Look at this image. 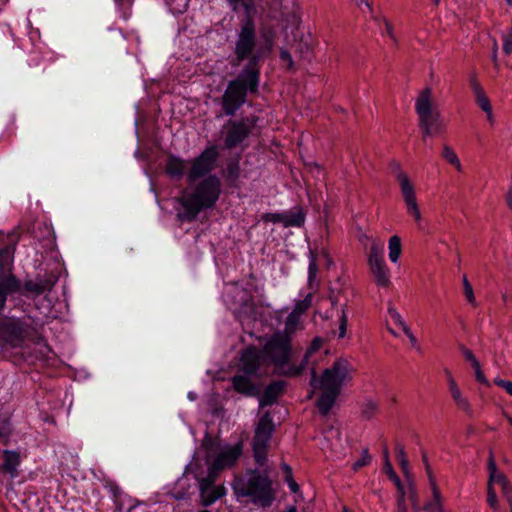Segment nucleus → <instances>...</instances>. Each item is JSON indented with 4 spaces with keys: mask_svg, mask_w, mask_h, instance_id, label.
<instances>
[{
    "mask_svg": "<svg viewBox=\"0 0 512 512\" xmlns=\"http://www.w3.org/2000/svg\"><path fill=\"white\" fill-rule=\"evenodd\" d=\"M353 369L348 360L337 359L331 367L325 369L320 378L317 377L315 368L311 370L310 386L313 388L309 398L314 394L315 389L321 390L317 400V407L324 416L328 415L341 393L343 384L349 381Z\"/></svg>",
    "mask_w": 512,
    "mask_h": 512,
    "instance_id": "f257e3e1",
    "label": "nucleus"
},
{
    "mask_svg": "<svg viewBox=\"0 0 512 512\" xmlns=\"http://www.w3.org/2000/svg\"><path fill=\"white\" fill-rule=\"evenodd\" d=\"M260 67H256L255 60L247 63L237 78L229 81L221 99L222 112L225 116H234L245 104L247 93L258 91Z\"/></svg>",
    "mask_w": 512,
    "mask_h": 512,
    "instance_id": "f03ea898",
    "label": "nucleus"
},
{
    "mask_svg": "<svg viewBox=\"0 0 512 512\" xmlns=\"http://www.w3.org/2000/svg\"><path fill=\"white\" fill-rule=\"evenodd\" d=\"M233 491L237 498H247L256 506L266 508L276 498L273 482L265 472L249 470L234 480Z\"/></svg>",
    "mask_w": 512,
    "mask_h": 512,
    "instance_id": "7ed1b4c3",
    "label": "nucleus"
},
{
    "mask_svg": "<svg viewBox=\"0 0 512 512\" xmlns=\"http://www.w3.org/2000/svg\"><path fill=\"white\" fill-rule=\"evenodd\" d=\"M293 346L290 339L282 334L273 333L262 349L263 361L272 365L277 374L285 377H297L301 368H294L291 359Z\"/></svg>",
    "mask_w": 512,
    "mask_h": 512,
    "instance_id": "20e7f679",
    "label": "nucleus"
},
{
    "mask_svg": "<svg viewBox=\"0 0 512 512\" xmlns=\"http://www.w3.org/2000/svg\"><path fill=\"white\" fill-rule=\"evenodd\" d=\"M415 111L418 115L423 139L441 136L446 132V123L442 118L430 87H426L419 92L415 100Z\"/></svg>",
    "mask_w": 512,
    "mask_h": 512,
    "instance_id": "39448f33",
    "label": "nucleus"
},
{
    "mask_svg": "<svg viewBox=\"0 0 512 512\" xmlns=\"http://www.w3.org/2000/svg\"><path fill=\"white\" fill-rule=\"evenodd\" d=\"M256 45L255 25L252 19L247 18L242 22L237 34L234 47V59L231 61V65L238 66L245 60H248V63L255 60L256 67H260V55L255 53Z\"/></svg>",
    "mask_w": 512,
    "mask_h": 512,
    "instance_id": "423d86ee",
    "label": "nucleus"
},
{
    "mask_svg": "<svg viewBox=\"0 0 512 512\" xmlns=\"http://www.w3.org/2000/svg\"><path fill=\"white\" fill-rule=\"evenodd\" d=\"M219 194H182L176 197L177 216L181 221L194 220L202 209L212 207Z\"/></svg>",
    "mask_w": 512,
    "mask_h": 512,
    "instance_id": "0eeeda50",
    "label": "nucleus"
},
{
    "mask_svg": "<svg viewBox=\"0 0 512 512\" xmlns=\"http://www.w3.org/2000/svg\"><path fill=\"white\" fill-rule=\"evenodd\" d=\"M275 425L269 412H266L258 421L252 440L253 456L258 466L265 465L269 441L274 432Z\"/></svg>",
    "mask_w": 512,
    "mask_h": 512,
    "instance_id": "6e6552de",
    "label": "nucleus"
},
{
    "mask_svg": "<svg viewBox=\"0 0 512 512\" xmlns=\"http://www.w3.org/2000/svg\"><path fill=\"white\" fill-rule=\"evenodd\" d=\"M256 123V118L247 117L240 120H229L223 127L224 145L232 149L241 144L251 133Z\"/></svg>",
    "mask_w": 512,
    "mask_h": 512,
    "instance_id": "1a4fd4ad",
    "label": "nucleus"
},
{
    "mask_svg": "<svg viewBox=\"0 0 512 512\" xmlns=\"http://www.w3.org/2000/svg\"><path fill=\"white\" fill-rule=\"evenodd\" d=\"M368 264L376 285L388 287L390 285V272L383 257V243L378 241L372 242L368 256Z\"/></svg>",
    "mask_w": 512,
    "mask_h": 512,
    "instance_id": "9d476101",
    "label": "nucleus"
},
{
    "mask_svg": "<svg viewBox=\"0 0 512 512\" xmlns=\"http://www.w3.org/2000/svg\"><path fill=\"white\" fill-rule=\"evenodd\" d=\"M217 158L218 152L216 147L212 146L205 149L200 156L193 161L191 169L188 172V179L193 182L208 174L214 168Z\"/></svg>",
    "mask_w": 512,
    "mask_h": 512,
    "instance_id": "9b49d317",
    "label": "nucleus"
},
{
    "mask_svg": "<svg viewBox=\"0 0 512 512\" xmlns=\"http://www.w3.org/2000/svg\"><path fill=\"white\" fill-rule=\"evenodd\" d=\"M27 328L20 320H9L0 325V336L13 347L20 346L27 336Z\"/></svg>",
    "mask_w": 512,
    "mask_h": 512,
    "instance_id": "f8f14e48",
    "label": "nucleus"
},
{
    "mask_svg": "<svg viewBox=\"0 0 512 512\" xmlns=\"http://www.w3.org/2000/svg\"><path fill=\"white\" fill-rule=\"evenodd\" d=\"M262 351L260 352L256 347L250 346L246 348L241 355V366L239 371L247 375H255L260 368V360Z\"/></svg>",
    "mask_w": 512,
    "mask_h": 512,
    "instance_id": "ddd939ff",
    "label": "nucleus"
},
{
    "mask_svg": "<svg viewBox=\"0 0 512 512\" xmlns=\"http://www.w3.org/2000/svg\"><path fill=\"white\" fill-rule=\"evenodd\" d=\"M54 282L46 277L38 276L34 280H26L24 286H21L20 293L25 297L35 298L46 291H50Z\"/></svg>",
    "mask_w": 512,
    "mask_h": 512,
    "instance_id": "4468645a",
    "label": "nucleus"
},
{
    "mask_svg": "<svg viewBox=\"0 0 512 512\" xmlns=\"http://www.w3.org/2000/svg\"><path fill=\"white\" fill-rule=\"evenodd\" d=\"M295 54L301 59L311 60L314 49V38L310 33H300L294 35V43L292 45Z\"/></svg>",
    "mask_w": 512,
    "mask_h": 512,
    "instance_id": "2eb2a0df",
    "label": "nucleus"
},
{
    "mask_svg": "<svg viewBox=\"0 0 512 512\" xmlns=\"http://www.w3.org/2000/svg\"><path fill=\"white\" fill-rule=\"evenodd\" d=\"M242 453V445L236 444L233 447L221 452L215 459V469H225L232 467L239 459Z\"/></svg>",
    "mask_w": 512,
    "mask_h": 512,
    "instance_id": "dca6fc26",
    "label": "nucleus"
},
{
    "mask_svg": "<svg viewBox=\"0 0 512 512\" xmlns=\"http://www.w3.org/2000/svg\"><path fill=\"white\" fill-rule=\"evenodd\" d=\"M445 373H446V376L448 379L449 391H450L451 397L454 400L455 404L457 405V407L459 409H461L465 413L471 415L472 408H471L469 401L467 400V398H465L462 395V392H461L460 388L458 387L456 381L454 380L451 372L446 370Z\"/></svg>",
    "mask_w": 512,
    "mask_h": 512,
    "instance_id": "f3484780",
    "label": "nucleus"
},
{
    "mask_svg": "<svg viewBox=\"0 0 512 512\" xmlns=\"http://www.w3.org/2000/svg\"><path fill=\"white\" fill-rule=\"evenodd\" d=\"M247 374H236L232 377L231 382L234 390L246 396H256L259 391L256 385Z\"/></svg>",
    "mask_w": 512,
    "mask_h": 512,
    "instance_id": "a211bd4d",
    "label": "nucleus"
},
{
    "mask_svg": "<svg viewBox=\"0 0 512 512\" xmlns=\"http://www.w3.org/2000/svg\"><path fill=\"white\" fill-rule=\"evenodd\" d=\"M286 382L278 380L270 383L260 398V406H269L276 402L277 398L284 392Z\"/></svg>",
    "mask_w": 512,
    "mask_h": 512,
    "instance_id": "6ab92c4d",
    "label": "nucleus"
},
{
    "mask_svg": "<svg viewBox=\"0 0 512 512\" xmlns=\"http://www.w3.org/2000/svg\"><path fill=\"white\" fill-rule=\"evenodd\" d=\"M20 454L16 451L4 450L3 451V464L0 470L8 473L11 478H16L19 475L17 467L20 464Z\"/></svg>",
    "mask_w": 512,
    "mask_h": 512,
    "instance_id": "aec40b11",
    "label": "nucleus"
},
{
    "mask_svg": "<svg viewBox=\"0 0 512 512\" xmlns=\"http://www.w3.org/2000/svg\"><path fill=\"white\" fill-rule=\"evenodd\" d=\"M0 291L5 293L6 297L8 294L20 293L21 282L11 271L2 272L0 275Z\"/></svg>",
    "mask_w": 512,
    "mask_h": 512,
    "instance_id": "412c9836",
    "label": "nucleus"
},
{
    "mask_svg": "<svg viewBox=\"0 0 512 512\" xmlns=\"http://www.w3.org/2000/svg\"><path fill=\"white\" fill-rule=\"evenodd\" d=\"M300 315L301 310L294 309L287 317L283 331H276V334H282L285 338L292 341L295 332L300 328Z\"/></svg>",
    "mask_w": 512,
    "mask_h": 512,
    "instance_id": "4be33fe9",
    "label": "nucleus"
},
{
    "mask_svg": "<svg viewBox=\"0 0 512 512\" xmlns=\"http://www.w3.org/2000/svg\"><path fill=\"white\" fill-rule=\"evenodd\" d=\"M488 470H489V479H488L489 485L493 486L494 483H497L503 489L505 486H508L509 484H511L510 481L508 480V478L506 477V475L503 474L502 472L498 471L494 457L492 454H490V457H489Z\"/></svg>",
    "mask_w": 512,
    "mask_h": 512,
    "instance_id": "5701e85b",
    "label": "nucleus"
},
{
    "mask_svg": "<svg viewBox=\"0 0 512 512\" xmlns=\"http://www.w3.org/2000/svg\"><path fill=\"white\" fill-rule=\"evenodd\" d=\"M284 227H301L305 222V212L301 206H295L284 212Z\"/></svg>",
    "mask_w": 512,
    "mask_h": 512,
    "instance_id": "b1692460",
    "label": "nucleus"
},
{
    "mask_svg": "<svg viewBox=\"0 0 512 512\" xmlns=\"http://www.w3.org/2000/svg\"><path fill=\"white\" fill-rule=\"evenodd\" d=\"M186 170V162L179 157L169 156L166 161V172L173 178H180Z\"/></svg>",
    "mask_w": 512,
    "mask_h": 512,
    "instance_id": "393cba45",
    "label": "nucleus"
},
{
    "mask_svg": "<svg viewBox=\"0 0 512 512\" xmlns=\"http://www.w3.org/2000/svg\"><path fill=\"white\" fill-rule=\"evenodd\" d=\"M225 494L223 486H213L207 489L205 493H200L201 502L203 506H209Z\"/></svg>",
    "mask_w": 512,
    "mask_h": 512,
    "instance_id": "a878e982",
    "label": "nucleus"
},
{
    "mask_svg": "<svg viewBox=\"0 0 512 512\" xmlns=\"http://www.w3.org/2000/svg\"><path fill=\"white\" fill-rule=\"evenodd\" d=\"M395 451L397 454V460L399 462V465L402 469V472L407 480H410L412 478L409 461L406 455V452L404 450V446L401 443H396L395 445Z\"/></svg>",
    "mask_w": 512,
    "mask_h": 512,
    "instance_id": "bb28decb",
    "label": "nucleus"
},
{
    "mask_svg": "<svg viewBox=\"0 0 512 512\" xmlns=\"http://www.w3.org/2000/svg\"><path fill=\"white\" fill-rule=\"evenodd\" d=\"M404 202L407 212L415 219L416 222H420L421 212L416 194H404Z\"/></svg>",
    "mask_w": 512,
    "mask_h": 512,
    "instance_id": "cd10ccee",
    "label": "nucleus"
},
{
    "mask_svg": "<svg viewBox=\"0 0 512 512\" xmlns=\"http://www.w3.org/2000/svg\"><path fill=\"white\" fill-rule=\"evenodd\" d=\"M442 157L445 161H447L449 164L454 166L457 171H462V165L461 162L456 154V152L448 145L443 146L442 150Z\"/></svg>",
    "mask_w": 512,
    "mask_h": 512,
    "instance_id": "c85d7f7f",
    "label": "nucleus"
},
{
    "mask_svg": "<svg viewBox=\"0 0 512 512\" xmlns=\"http://www.w3.org/2000/svg\"><path fill=\"white\" fill-rule=\"evenodd\" d=\"M401 239L397 235H394L389 240V259L395 263L398 261L401 255Z\"/></svg>",
    "mask_w": 512,
    "mask_h": 512,
    "instance_id": "c756f323",
    "label": "nucleus"
},
{
    "mask_svg": "<svg viewBox=\"0 0 512 512\" xmlns=\"http://www.w3.org/2000/svg\"><path fill=\"white\" fill-rule=\"evenodd\" d=\"M13 251L9 247L0 250V267L3 272H10L12 269Z\"/></svg>",
    "mask_w": 512,
    "mask_h": 512,
    "instance_id": "7c9ffc66",
    "label": "nucleus"
},
{
    "mask_svg": "<svg viewBox=\"0 0 512 512\" xmlns=\"http://www.w3.org/2000/svg\"><path fill=\"white\" fill-rule=\"evenodd\" d=\"M378 411H379L378 403L371 399H368L363 403L361 413L365 419L370 420L378 413Z\"/></svg>",
    "mask_w": 512,
    "mask_h": 512,
    "instance_id": "2f4dec72",
    "label": "nucleus"
},
{
    "mask_svg": "<svg viewBox=\"0 0 512 512\" xmlns=\"http://www.w3.org/2000/svg\"><path fill=\"white\" fill-rule=\"evenodd\" d=\"M432 498L433 499L430 502L424 505L423 510L427 512H443L441 504V493L439 489L437 497L432 493Z\"/></svg>",
    "mask_w": 512,
    "mask_h": 512,
    "instance_id": "473e14b6",
    "label": "nucleus"
},
{
    "mask_svg": "<svg viewBox=\"0 0 512 512\" xmlns=\"http://www.w3.org/2000/svg\"><path fill=\"white\" fill-rule=\"evenodd\" d=\"M407 481H408V498L412 504L413 511L420 512V507L418 504V495H417V491H416L415 485L413 483V480H412V478H410V480H407Z\"/></svg>",
    "mask_w": 512,
    "mask_h": 512,
    "instance_id": "72a5a7b5",
    "label": "nucleus"
},
{
    "mask_svg": "<svg viewBox=\"0 0 512 512\" xmlns=\"http://www.w3.org/2000/svg\"><path fill=\"white\" fill-rule=\"evenodd\" d=\"M397 169V180L399 181L400 188L402 192H412L413 187L405 173H403L399 167H396Z\"/></svg>",
    "mask_w": 512,
    "mask_h": 512,
    "instance_id": "f704fd0d",
    "label": "nucleus"
},
{
    "mask_svg": "<svg viewBox=\"0 0 512 512\" xmlns=\"http://www.w3.org/2000/svg\"><path fill=\"white\" fill-rule=\"evenodd\" d=\"M240 174L239 162L237 160L229 162L226 168V176L230 181H235Z\"/></svg>",
    "mask_w": 512,
    "mask_h": 512,
    "instance_id": "c9c22d12",
    "label": "nucleus"
},
{
    "mask_svg": "<svg viewBox=\"0 0 512 512\" xmlns=\"http://www.w3.org/2000/svg\"><path fill=\"white\" fill-rule=\"evenodd\" d=\"M283 469L285 471V478L286 481L293 493H297L299 491V485L296 483V481L293 479L292 475V469L289 465L284 464Z\"/></svg>",
    "mask_w": 512,
    "mask_h": 512,
    "instance_id": "e433bc0d",
    "label": "nucleus"
},
{
    "mask_svg": "<svg viewBox=\"0 0 512 512\" xmlns=\"http://www.w3.org/2000/svg\"><path fill=\"white\" fill-rule=\"evenodd\" d=\"M372 460L371 455L368 452V449L365 448L362 451L360 459H358L352 466L354 471H357L358 469L368 465Z\"/></svg>",
    "mask_w": 512,
    "mask_h": 512,
    "instance_id": "4c0bfd02",
    "label": "nucleus"
},
{
    "mask_svg": "<svg viewBox=\"0 0 512 512\" xmlns=\"http://www.w3.org/2000/svg\"><path fill=\"white\" fill-rule=\"evenodd\" d=\"M261 219L265 223H269V222L282 223L284 225V222H285L284 212L283 213H264L261 216Z\"/></svg>",
    "mask_w": 512,
    "mask_h": 512,
    "instance_id": "58836bf2",
    "label": "nucleus"
},
{
    "mask_svg": "<svg viewBox=\"0 0 512 512\" xmlns=\"http://www.w3.org/2000/svg\"><path fill=\"white\" fill-rule=\"evenodd\" d=\"M317 273H318V265H317L316 256L313 253H311L309 267H308V280H309L310 285H312L313 281L316 279Z\"/></svg>",
    "mask_w": 512,
    "mask_h": 512,
    "instance_id": "ea45409f",
    "label": "nucleus"
},
{
    "mask_svg": "<svg viewBox=\"0 0 512 512\" xmlns=\"http://www.w3.org/2000/svg\"><path fill=\"white\" fill-rule=\"evenodd\" d=\"M487 503L495 511L499 507L498 498H497L496 492L494 490V487L489 485L488 483H487Z\"/></svg>",
    "mask_w": 512,
    "mask_h": 512,
    "instance_id": "a19ab883",
    "label": "nucleus"
},
{
    "mask_svg": "<svg viewBox=\"0 0 512 512\" xmlns=\"http://www.w3.org/2000/svg\"><path fill=\"white\" fill-rule=\"evenodd\" d=\"M345 307H346V305L342 308V314L339 318V334H338L339 339L344 338L346 336V331H347L348 318H347V313H346Z\"/></svg>",
    "mask_w": 512,
    "mask_h": 512,
    "instance_id": "79ce46f5",
    "label": "nucleus"
},
{
    "mask_svg": "<svg viewBox=\"0 0 512 512\" xmlns=\"http://www.w3.org/2000/svg\"><path fill=\"white\" fill-rule=\"evenodd\" d=\"M472 367H473V369H474V371H475V378H476V380H477L479 383H481V384H483V385H485V386L489 387V386H490V382L488 381V379H487V378H486V376L484 375V373H483V371H482V369H481L480 362H479V361H477L476 363H474V364L472 365Z\"/></svg>",
    "mask_w": 512,
    "mask_h": 512,
    "instance_id": "37998d69",
    "label": "nucleus"
},
{
    "mask_svg": "<svg viewBox=\"0 0 512 512\" xmlns=\"http://www.w3.org/2000/svg\"><path fill=\"white\" fill-rule=\"evenodd\" d=\"M280 60H281L282 64L288 70L293 69L294 62H293V59H292V56H291L290 52L287 49H285V48H281L280 49Z\"/></svg>",
    "mask_w": 512,
    "mask_h": 512,
    "instance_id": "c03bdc74",
    "label": "nucleus"
},
{
    "mask_svg": "<svg viewBox=\"0 0 512 512\" xmlns=\"http://www.w3.org/2000/svg\"><path fill=\"white\" fill-rule=\"evenodd\" d=\"M503 40V52L506 55L512 53V27L509 32L502 37Z\"/></svg>",
    "mask_w": 512,
    "mask_h": 512,
    "instance_id": "a18cd8bd",
    "label": "nucleus"
},
{
    "mask_svg": "<svg viewBox=\"0 0 512 512\" xmlns=\"http://www.w3.org/2000/svg\"><path fill=\"white\" fill-rule=\"evenodd\" d=\"M385 470H386V473L389 477V479L391 481H393V483L396 485V486H400V478L398 477V475L396 474V472L394 471L393 467H392V464L390 462V460H387V462L385 463Z\"/></svg>",
    "mask_w": 512,
    "mask_h": 512,
    "instance_id": "49530a36",
    "label": "nucleus"
},
{
    "mask_svg": "<svg viewBox=\"0 0 512 512\" xmlns=\"http://www.w3.org/2000/svg\"><path fill=\"white\" fill-rule=\"evenodd\" d=\"M477 104L484 112H489L492 109L491 103L485 93L475 97Z\"/></svg>",
    "mask_w": 512,
    "mask_h": 512,
    "instance_id": "de8ad7c7",
    "label": "nucleus"
},
{
    "mask_svg": "<svg viewBox=\"0 0 512 512\" xmlns=\"http://www.w3.org/2000/svg\"><path fill=\"white\" fill-rule=\"evenodd\" d=\"M425 469H426V473H427V476H428V479H429V483H430V486H431L432 493L437 497L438 489L439 488L437 486V483H436L435 477L433 475L431 466L427 465V467H425Z\"/></svg>",
    "mask_w": 512,
    "mask_h": 512,
    "instance_id": "09e8293b",
    "label": "nucleus"
},
{
    "mask_svg": "<svg viewBox=\"0 0 512 512\" xmlns=\"http://www.w3.org/2000/svg\"><path fill=\"white\" fill-rule=\"evenodd\" d=\"M388 313L390 315V317L392 318V320L397 324L399 325L402 330H404V327H408L405 322L403 321L401 315L396 311V309L394 308H389L388 309Z\"/></svg>",
    "mask_w": 512,
    "mask_h": 512,
    "instance_id": "8fccbe9b",
    "label": "nucleus"
},
{
    "mask_svg": "<svg viewBox=\"0 0 512 512\" xmlns=\"http://www.w3.org/2000/svg\"><path fill=\"white\" fill-rule=\"evenodd\" d=\"M494 383L503 388L509 395L512 396V381L502 380L500 378H495Z\"/></svg>",
    "mask_w": 512,
    "mask_h": 512,
    "instance_id": "3c124183",
    "label": "nucleus"
},
{
    "mask_svg": "<svg viewBox=\"0 0 512 512\" xmlns=\"http://www.w3.org/2000/svg\"><path fill=\"white\" fill-rule=\"evenodd\" d=\"M460 350H461L465 360L470 362L471 366L478 361L477 358L475 357V355L473 354V352L470 349H468L465 346L461 345L460 346Z\"/></svg>",
    "mask_w": 512,
    "mask_h": 512,
    "instance_id": "603ef678",
    "label": "nucleus"
},
{
    "mask_svg": "<svg viewBox=\"0 0 512 512\" xmlns=\"http://www.w3.org/2000/svg\"><path fill=\"white\" fill-rule=\"evenodd\" d=\"M214 483L215 482L212 481L211 479H209L207 476L204 477V478H201L199 480V490H200V493H205V491L207 489H210V487L215 486Z\"/></svg>",
    "mask_w": 512,
    "mask_h": 512,
    "instance_id": "864d4df0",
    "label": "nucleus"
},
{
    "mask_svg": "<svg viewBox=\"0 0 512 512\" xmlns=\"http://www.w3.org/2000/svg\"><path fill=\"white\" fill-rule=\"evenodd\" d=\"M205 184L209 186L210 191L209 192H217L219 190V180L215 176H210L206 179Z\"/></svg>",
    "mask_w": 512,
    "mask_h": 512,
    "instance_id": "5fc2aeb1",
    "label": "nucleus"
},
{
    "mask_svg": "<svg viewBox=\"0 0 512 512\" xmlns=\"http://www.w3.org/2000/svg\"><path fill=\"white\" fill-rule=\"evenodd\" d=\"M322 343H323V341L321 338H319V337L314 338L313 341L311 342L310 346L306 350L308 352V355H312L316 351H318L320 349V347L322 346Z\"/></svg>",
    "mask_w": 512,
    "mask_h": 512,
    "instance_id": "6e6d98bb",
    "label": "nucleus"
},
{
    "mask_svg": "<svg viewBox=\"0 0 512 512\" xmlns=\"http://www.w3.org/2000/svg\"><path fill=\"white\" fill-rule=\"evenodd\" d=\"M464 294H465L467 301L475 306L476 300H475L472 285L470 283H467L466 287H464Z\"/></svg>",
    "mask_w": 512,
    "mask_h": 512,
    "instance_id": "4d7b16f0",
    "label": "nucleus"
},
{
    "mask_svg": "<svg viewBox=\"0 0 512 512\" xmlns=\"http://www.w3.org/2000/svg\"><path fill=\"white\" fill-rule=\"evenodd\" d=\"M470 84H471L472 91L475 94V97L485 93L482 86L480 85V83L477 81V79L475 77L471 78Z\"/></svg>",
    "mask_w": 512,
    "mask_h": 512,
    "instance_id": "13d9d810",
    "label": "nucleus"
},
{
    "mask_svg": "<svg viewBox=\"0 0 512 512\" xmlns=\"http://www.w3.org/2000/svg\"><path fill=\"white\" fill-rule=\"evenodd\" d=\"M491 58H492L494 66L496 68H498L499 67V63H498V42H497V40L495 38L493 39Z\"/></svg>",
    "mask_w": 512,
    "mask_h": 512,
    "instance_id": "bf43d9fd",
    "label": "nucleus"
},
{
    "mask_svg": "<svg viewBox=\"0 0 512 512\" xmlns=\"http://www.w3.org/2000/svg\"><path fill=\"white\" fill-rule=\"evenodd\" d=\"M222 470L223 469H215V463L213 462L211 464V466L208 468L207 477L215 482L218 477L219 472Z\"/></svg>",
    "mask_w": 512,
    "mask_h": 512,
    "instance_id": "052dcab7",
    "label": "nucleus"
},
{
    "mask_svg": "<svg viewBox=\"0 0 512 512\" xmlns=\"http://www.w3.org/2000/svg\"><path fill=\"white\" fill-rule=\"evenodd\" d=\"M403 332L407 335L413 347H418V341L409 327H404Z\"/></svg>",
    "mask_w": 512,
    "mask_h": 512,
    "instance_id": "680f3d73",
    "label": "nucleus"
},
{
    "mask_svg": "<svg viewBox=\"0 0 512 512\" xmlns=\"http://www.w3.org/2000/svg\"><path fill=\"white\" fill-rule=\"evenodd\" d=\"M502 495L508 503L512 502V485L509 484L502 489Z\"/></svg>",
    "mask_w": 512,
    "mask_h": 512,
    "instance_id": "e2e57ef3",
    "label": "nucleus"
},
{
    "mask_svg": "<svg viewBox=\"0 0 512 512\" xmlns=\"http://www.w3.org/2000/svg\"><path fill=\"white\" fill-rule=\"evenodd\" d=\"M311 355H308V352L306 351L305 352V355L301 361V363L299 365H295L293 364V367L294 368H301V371H300V375L303 373V371L305 370L307 364H308V361H309V358H310Z\"/></svg>",
    "mask_w": 512,
    "mask_h": 512,
    "instance_id": "0e129e2a",
    "label": "nucleus"
},
{
    "mask_svg": "<svg viewBox=\"0 0 512 512\" xmlns=\"http://www.w3.org/2000/svg\"><path fill=\"white\" fill-rule=\"evenodd\" d=\"M385 28H386L387 35L392 40L396 41L395 36H394V32H393V27H392V25L387 20H385Z\"/></svg>",
    "mask_w": 512,
    "mask_h": 512,
    "instance_id": "69168bd1",
    "label": "nucleus"
},
{
    "mask_svg": "<svg viewBox=\"0 0 512 512\" xmlns=\"http://www.w3.org/2000/svg\"><path fill=\"white\" fill-rule=\"evenodd\" d=\"M397 512H407L405 500L397 499Z\"/></svg>",
    "mask_w": 512,
    "mask_h": 512,
    "instance_id": "338daca9",
    "label": "nucleus"
},
{
    "mask_svg": "<svg viewBox=\"0 0 512 512\" xmlns=\"http://www.w3.org/2000/svg\"><path fill=\"white\" fill-rule=\"evenodd\" d=\"M396 487H397V492H398L397 499L405 500L406 492H405L402 482L400 481V486H396Z\"/></svg>",
    "mask_w": 512,
    "mask_h": 512,
    "instance_id": "774afa93",
    "label": "nucleus"
}]
</instances>
